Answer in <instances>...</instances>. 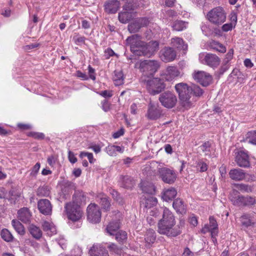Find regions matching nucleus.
<instances>
[{
    "label": "nucleus",
    "instance_id": "1",
    "mask_svg": "<svg viewBox=\"0 0 256 256\" xmlns=\"http://www.w3.org/2000/svg\"><path fill=\"white\" fill-rule=\"evenodd\" d=\"M176 221L172 212L165 208L162 213V218L158 223V232L160 234L168 237H176L180 235L184 226V221L180 220L179 224L176 225Z\"/></svg>",
    "mask_w": 256,
    "mask_h": 256
},
{
    "label": "nucleus",
    "instance_id": "2",
    "mask_svg": "<svg viewBox=\"0 0 256 256\" xmlns=\"http://www.w3.org/2000/svg\"><path fill=\"white\" fill-rule=\"evenodd\" d=\"M175 90L178 94L180 104L184 109L188 110L193 105L194 100L192 98L191 86L186 83L180 82L174 86Z\"/></svg>",
    "mask_w": 256,
    "mask_h": 256
},
{
    "label": "nucleus",
    "instance_id": "3",
    "mask_svg": "<svg viewBox=\"0 0 256 256\" xmlns=\"http://www.w3.org/2000/svg\"><path fill=\"white\" fill-rule=\"evenodd\" d=\"M135 66L139 68L142 72L140 78L142 80L149 77H153L154 74L158 69L160 65L156 60H145L137 62Z\"/></svg>",
    "mask_w": 256,
    "mask_h": 256
},
{
    "label": "nucleus",
    "instance_id": "4",
    "mask_svg": "<svg viewBox=\"0 0 256 256\" xmlns=\"http://www.w3.org/2000/svg\"><path fill=\"white\" fill-rule=\"evenodd\" d=\"M141 81L146 86L148 92L152 95L159 94L165 88L164 84L160 78L149 77Z\"/></svg>",
    "mask_w": 256,
    "mask_h": 256
},
{
    "label": "nucleus",
    "instance_id": "5",
    "mask_svg": "<svg viewBox=\"0 0 256 256\" xmlns=\"http://www.w3.org/2000/svg\"><path fill=\"white\" fill-rule=\"evenodd\" d=\"M208 20L212 23L219 25L226 20V13L221 6H217L211 10L207 14Z\"/></svg>",
    "mask_w": 256,
    "mask_h": 256
},
{
    "label": "nucleus",
    "instance_id": "6",
    "mask_svg": "<svg viewBox=\"0 0 256 256\" xmlns=\"http://www.w3.org/2000/svg\"><path fill=\"white\" fill-rule=\"evenodd\" d=\"M158 172L159 178L166 184H172L177 178V174L173 168L166 167L159 168Z\"/></svg>",
    "mask_w": 256,
    "mask_h": 256
},
{
    "label": "nucleus",
    "instance_id": "7",
    "mask_svg": "<svg viewBox=\"0 0 256 256\" xmlns=\"http://www.w3.org/2000/svg\"><path fill=\"white\" fill-rule=\"evenodd\" d=\"M158 100L162 105L167 108H174L178 102L176 94L170 91L162 93L159 96Z\"/></svg>",
    "mask_w": 256,
    "mask_h": 256
},
{
    "label": "nucleus",
    "instance_id": "8",
    "mask_svg": "<svg viewBox=\"0 0 256 256\" xmlns=\"http://www.w3.org/2000/svg\"><path fill=\"white\" fill-rule=\"evenodd\" d=\"M102 213L100 207L96 204H90L87 208V218L88 220L93 224L100 222Z\"/></svg>",
    "mask_w": 256,
    "mask_h": 256
},
{
    "label": "nucleus",
    "instance_id": "9",
    "mask_svg": "<svg viewBox=\"0 0 256 256\" xmlns=\"http://www.w3.org/2000/svg\"><path fill=\"white\" fill-rule=\"evenodd\" d=\"M162 110L158 104L152 102L149 103L148 107L146 117L149 120H156L160 118L162 116Z\"/></svg>",
    "mask_w": 256,
    "mask_h": 256
},
{
    "label": "nucleus",
    "instance_id": "10",
    "mask_svg": "<svg viewBox=\"0 0 256 256\" xmlns=\"http://www.w3.org/2000/svg\"><path fill=\"white\" fill-rule=\"evenodd\" d=\"M158 43L156 41H151L148 44L143 42V44L140 47L138 52L140 54L138 56H144L148 57L152 56L156 51L158 50Z\"/></svg>",
    "mask_w": 256,
    "mask_h": 256
},
{
    "label": "nucleus",
    "instance_id": "11",
    "mask_svg": "<svg viewBox=\"0 0 256 256\" xmlns=\"http://www.w3.org/2000/svg\"><path fill=\"white\" fill-rule=\"evenodd\" d=\"M143 42L141 40L140 36L138 34L128 36L126 40V44L130 46L131 51L136 54H140L138 52V49L143 44Z\"/></svg>",
    "mask_w": 256,
    "mask_h": 256
},
{
    "label": "nucleus",
    "instance_id": "12",
    "mask_svg": "<svg viewBox=\"0 0 256 256\" xmlns=\"http://www.w3.org/2000/svg\"><path fill=\"white\" fill-rule=\"evenodd\" d=\"M192 76L194 80L204 86L210 85L212 80V78L210 74L202 70L194 71Z\"/></svg>",
    "mask_w": 256,
    "mask_h": 256
},
{
    "label": "nucleus",
    "instance_id": "13",
    "mask_svg": "<svg viewBox=\"0 0 256 256\" xmlns=\"http://www.w3.org/2000/svg\"><path fill=\"white\" fill-rule=\"evenodd\" d=\"M65 208L68 218L72 220L77 221L82 217V212L78 205H74L71 203L66 204Z\"/></svg>",
    "mask_w": 256,
    "mask_h": 256
},
{
    "label": "nucleus",
    "instance_id": "14",
    "mask_svg": "<svg viewBox=\"0 0 256 256\" xmlns=\"http://www.w3.org/2000/svg\"><path fill=\"white\" fill-rule=\"evenodd\" d=\"M160 76L163 80L168 82H172L178 77H182V74L176 67L169 66L162 71Z\"/></svg>",
    "mask_w": 256,
    "mask_h": 256
},
{
    "label": "nucleus",
    "instance_id": "15",
    "mask_svg": "<svg viewBox=\"0 0 256 256\" xmlns=\"http://www.w3.org/2000/svg\"><path fill=\"white\" fill-rule=\"evenodd\" d=\"M199 58L201 63L210 67H216L220 63L219 58L214 54L202 53L200 54Z\"/></svg>",
    "mask_w": 256,
    "mask_h": 256
},
{
    "label": "nucleus",
    "instance_id": "16",
    "mask_svg": "<svg viewBox=\"0 0 256 256\" xmlns=\"http://www.w3.org/2000/svg\"><path fill=\"white\" fill-rule=\"evenodd\" d=\"M150 22V20L146 18L136 19L128 24V31L130 33L137 32L139 31L142 27L148 26Z\"/></svg>",
    "mask_w": 256,
    "mask_h": 256
},
{
    "label": "nucleus",
    "instance_id": "17",
    "mask_svg": "<svg viewBox=\"0 0 256 256\" xmlns=\"http://www.w3.org/2000/svg\"><path fill=\"white\" fill-rule=\"evenodd\" d=\"M235 161L237 164L242 168H248L250 162L248 152L240 150L236 152Z\"/></svg>",
    "mask_w": 256,
    "mask_h": 256
},
{
    "label": "nucleus",
    "instance_id": "18",
    "mask_svg": "<svg viewBox=\"0 0 256 256\" xmlns=\"http://www.w3.org/2000/svg\"><path fill=\"white\" fill-rule=\"evenodd\" d=\"M176 52L172 48L165 47L160 51L161 60L166 62L174 60L176 58Z\"/></svg>",
    "mask_w": 256,
    "mask_h": 256
},
{
    "label": "nucleus",
    "instance_id": "19",
    "mask_svg": "<svg viewBox=\"0 0 256 256\" xmlns=\"http://www.w3.org/2000/svg\"><path fill=\"white\" fill-rule=\"evenodd\" d=\"M38 206L40 212L46 216L52 214V206L48 200H40L38 202Z\"/></svg>",
    "mask_w": 256,
    "mask_h": 256
},
{
    "label": "nucleus",
    "instance_id": "20",
    "mask_svg": "<svg viewBox=\"0 0 256 256\" xmlns=\"http://www.w3.org/2000/svg\"><path fill=\"white\" fill-rule=\"evenodd\" d=\"M132 10V6L125 5L123 6V12L118 14L119 20L124 24H126L130 21L132 17V14L130 10Z\"/></svg>",
    "mask_w": 256,
    "mask_h": 256
},
{
    "label": "nucleus",
    "instance_id": "21",
    "mask_svg": "<svg viewBox=\"0 0 256 256\" xmlns=\"http://www.w3.org/2000/svg\"><path fill=\"white\" fill-rule=\"evenodd\" d=\"M90 256H109L107 250L100 244H94L89 250Z\"/></svg>",
    "mask_w": 256,
    "mask_h": 256
},
{
    "label": "nucleus",
    "instance_id": "22",
    "mask_svg": "<svg viewBox=\"0 0 256 256\" xmlns=\"http://www.w3.org/2000/svg\"><path fill=\"white\" fill-rule=\"evenodd\" d=\"M240 220L242 226L245 228L254 226L256 224V218L254 214L242 215L240 218Z\"/></svg>",
    "mask_w": 256,
    "mask_h": 256
},
{
    "label": "nucleus",
    "instance_id": "23",
    "mask_svg": "<svg viewBox=\"0 0 256 256\" xmlns=\"http://www.w3.org/2000/svg\"><path fill=\"white\" fill-rule=\"evenodd\" d=\"M120 6V2L118 0H107L104 4L105 12L108 14H115Z\"/></svg>",
    "mask_w": 256,
    "mask_h": 256
},
{
    "label": "nucleus",
    "instance_id": "24",
    "mask_svg": "<svg viewBox=\"0 0 256 256\" xmlns=\"http://www.w3.org/2000/svg\"><path fill=\"white\" fill-rule=\"evenodd\" d=\"M244 196L240 194L239 192L233 190L230 194L229 198L234 206H243Z\"/></svg>",
    "mask_w": 256,
    "mask_h": 256
},
{
    "label": "nucleus",
    "instance_id": "25",
    "mask_svg": "<svg viewBox=\"0 0 256 256\" xmlns=\"http://www.w3.org/2000/svg\"><path fill=\"white\" fill-rule=\"evenodd\" d=\"M119 220H112L106 226L105 230L110 236H114L120 228Z\"/></svg>",
    "mask_w": 256,
    "mask_h": 256
},
{
    "label": "nucleus",
    "instance_id": "26",
    "mask_svg": "<svg viewBox=\"0 0 256 256\" xmlns=\"http://www.w3.org/2000/svg\"><path fill=\"white\" fill-rule=\"evenodd\" d=\"M96 201L105 210L110 209V203L108 197L104 193L98 194L96 197Z\"/></svg>",
    "mask_w": 256,
    "mask_h": 256
},
{
    "label": "nucleus",
    "instance_id": "27",
    "mask_svg": "<svg viewBox=\"0 0 256 256\" xmlns=\"http://www.w3.org/2000/svg\"><path fill=\"white\" fill-rule=\"evenodd\" d=\"M229 175L231 179L236 181L242 180L245 178L244 170L240 168L231 170L229 172Z\"/></svg>",
    "mask_w": 256,
    "mask_h": 256
},
{
    "label": "nucleus",
    "instance_id": "28",
    "mask_svg": "<svg viewBox=\"0 0 256 256\" xmlns=\"http://www.w3.org/2000/svg\"><path fill=\"white\" fill-rule=\"evenodd\" d=\"M18 218L20 220L24 223L30 221L31 214L29 210L26 208H23L20 210L18 212Z\"/></svg>",
    "mask_w": 256,
    "mask_h": 256
},
{
    "label": "nucleus",
    "instance_id": "29",
    "mask_svg": "<svg viewBox=\"0 0 256 256\" xmlns=\"http://www.w3.org/2000/svg\"><path fill=\"white\" fill-rule=\"evenodd\" d=\"M210 224H206L202 228V232L203 234H206L208 232H212V231H218V224L216 220L212 217L210 216Z\"/></svg>",
    "mask_w": 256,
    "mask_h": 256
},
{
    "label": "nucleus",
    "instance_id": "30",
    "mask_svg": "<svg viewBox=\"0 0 256 256\" xmlns=\"http://www.w3.org/2000/svg\"><path fill=\"white\" fill-rule=\"evenodd\" d=\"M177 191L173 188H168L164 191L162 198L165 201L172 200L176 196Z\"/></svg>",
    "mask_w": 256,
    "mask_h": 256
},
{
    "label": "nucleus",
    "instance_id": "31",
    "mask_svg": "<svg viewBox=\"0 0 256 256\" xmlns=\"http://www.w3.org/2000/svg\"><path fill=\"white\" fill-rule=\"evenodd\" d=\"M120 185L126 188H131L134 184V181L132 178L129 176H120Z\"/></svg>",
    "mask_w": 256,
    "mask_h": 256
},
{
    "label": "nucleus",
    "instance_id": "32",
    "mask_svg": "<svg viewBox=\"0 0 256 256\" xmlns=\"http://www.w3.org/2000/svg\"><path fill=\"white\" fill-rule=\"evenodd\" d=\"M124 148L120 146L110 144L106 148V152L110 156H116V152L122 153Z\"/></svg>",
    "mask_w": 256,
    "mask_h": 256
},
{
    "label": "nucleus",
    "instance_id": "33",
    "mask_svg": "<svg viewBox=\"0 0 256 256\" xmlns=\"http://www.w3.org/2000/svg\"><path fill=\"white\" fill-rule=\"evenodd\" d=\"M42 228L47 234L50 236L56 233V230L53 224L47 221H44L42 224Z\"/></svg>",
    "mask_w": 256,
    "mask_h": 256
},
{
    "label": "nucleus",
    "instance_id": "34",
    "mask_svg": "<svg viewBox=\"0 0 256 256\" xmlns=\"http://www.w3.org/2000/svg\"><path fill=\"white\" fill-rule=\"evenodd\" d=\"M174 209L180 213H184L186 212V206L184 202L180 198L176 199L172 204Z\"/></svg>",
    "mask_w": 256,
    "mask_h": 256
},
{
    "label": "nucleus",
    "instance_id": "35",
    "mask_svg": "<svg viewBox=\"0 0 256 256\" xmlns=\"http://www.w3.org/2000/svg\"><path fill=\"white\" fill-rule=\"evenodd\" d=\"M172 44L179 50H186L188 48V45L185 44L183 40L180 38H175L172 39Z\"/></svg>",
    "mask_w": 256,
    "mask_h": 256
},
{
    "label": "nucleus",
    "instance_id": "36",
    "mask_svg": "<svg viewBox=\"0 0 256 256\" xmlns=\"http://www.w3.org/2000/svg\"><path fill=\"white\" fill-rule=\"evenodd\" d=\"M28 230L32 236L36 240H39L42 236V231L40 228L34 224H30Z\"/></svg>",
    "mask_w": 256,
    "mask_h": 256
},
{
    "label": "nucleus",
    "instance_id": "37",
    "mask_svg": "<svg viewBox=\"0 0 256 256\" xmlns=\"http://www.w3.org/2000/svg\"><path fill=\"white\" fill-rule=\"evenodd\" d=\"M12 224L16 231L20 235H24L25 234V230L24 226L18 220H13Z\"/></svg>",
    "mask_w": 256,
    "mask_h": 256
},
{
    "label": "nucleus",
    "instance_id": "38",
    "mask_svg": "<svg viewBox=\"0 0 256 256\" xmlns=\"http://www.w3.org/2000/svg\"><path fill=\"white\" fill-rule=\"evenodd\" d=\"M113 80L116 86H120L124 84V76L122 71H114Z\"/></svg>",
    "mask_w": 256,
    "mask_h": 256
},
{
    "label": "nucleus",
    "instance_id": "39",
    "mask_svg": "<svg viewBox=\"0 0 256 256\" xmlns=\"http://www.w3.org/2000/svg\"><path fill=\"white\" fill-rule=\"evenodd\" d=\"M156 238V232L154 230H148L146 233L145 240L146 242L150 244L154 242Z\"/></svg>",
    "mask_w": 256,
    "mask_h": 256
},
{
    "label": "nucleus",
    "instance_id": "40",
    "mask_svg": "<svg viewBox=\"0 0 256 256\" xmlns=\"http://www.w3.org/2000/svg\"><path fill=\"white\" fill-rule=\"evenodd\" d=\"M188 26V23L182 20H176L173 24V29L176 31H182L186 29Z\"/></svg>",
    "mask_w": 256,
    "mask_h": 256
},
{
    "label": "nucleus",
    "instance_id": "41",
    "mask_svg": "<svg viewBox=\"0 0 256 256\" xmlns=\"http://www.w3.org/2000/svg\"><path fill=\"white\" fill-rule=\"evenodd\" d=\"M157 199L154 196H149L145 200L144 207L147 208H150L157 204Z\"/></svg>",
    "mask_w": 256,
    "mask_h": 256
},
{
    "label": "nucleus",
    "instance_id": "42",
    "mask_svg": "<svg viewBox=\"0 0 256 256\" xmlns=\"http://www.w3.org/2000/svg\"><path fill=\"white\" fill-rule=\"evenodd\" d=\"M0 235L2 238L7 242H10L13 240L14 236L11 232L6 228L2 230Z\"/></svg>",
    "mask_w": 256,
    "mask_h": 256
},
{
    "label": "nucleus",
    "instance_id": "43",
    "mask_svg": "<svg viewBox=\"0 0 256 256\" xmlns=\"http://www.w3.org/2000/svg\"><path fill=\"white\" fill-rule=\"evenodd\" d=\"M196 170L200 172H204L208 170V166L202 160L196 161Z\"/></svg>",
    "mask_w": 256,
    "mask_h": 256
},
{
    "label": "nucleus",
    "instance_id": "44",
    "mask_svg": "<svg viewBox=\"0 0 256 256\" xmlns=\"http://www.w3.org/2000/svg\"><path fill=\"white\" fill-rule=\"evenodd\" d=\"M114 236L116 240L120 243L123 242L127 238L126 232L122 230H118Z\"/></svg>",
    "mask_w": 256,
    "mask_h": 256
},
{
    "label": "nucleus",
    "instance_id": "45",
    "mask_svg": "<svg viewBox=\"0 0 256 256\" xmlns=\"http://www.w3.org/2000/svg\"><path fill=\"white\" fill-rule=\"evenodd\" d=\"M246 140L250 143L256 144V130L248 132L246 135Z\"/></svg>",
    "mask_w": 256,
    "mask_h": 256
},
{
    "label": "nucleus",
    "instance_id": "46",
    "mask_svg": "<svg viewBox=\"0 0 256 256\" xmlns=\"http://www.w3.org/2000/svg\"><path fill=\"white\" fill-rule=\"evenodd\" d=\"M211 46L214 49H215L222 53H224L226 52V47L218 42L213 41L211 44Z\"/></svg>",
    "mask_w": 256,
    "mask_h": 256
},
{
    "label": "nucleus",
    "instance_id": "47",
    "mask_svg": "<svg viewBox=\"0 0 256 256\" xmlns=\"http://www.w3.org/2000/svg\"><path fill=\"white\" fill-rule=\"evenodd\" d=\"M110 193L114 200L120 204H123V198L120 196V194L117 191L114 190H112Z\"/></svg>",
    "mask_w": 256,
    "mask_h": 256
},
{
    "label": "nucleus",
    "instance_id": "48",
    "mask_svg": "<svg viewBox=\"0 0 256 256\" xmlns=\"http://www.w3.org/2000/svg\"><path fill=\"white\" fill-rule=\"evenodd\" d=\"M50 194V190L48 186L40 187L37 190V195L40 196H46Z\"/></svg>",
    "mask_w": 256,
    "mask_h": 256
},
{
    "label": "nucleus",
    "instance_id": "49",
    "mask_svg": "<svg viewBox=\"0 0 256 256\" xmlns=\"http://www.w3.org/2000/svg\"><path fill=\"white\" fill-rule=\"evenodd\" d=\"M210 144L209 142H206L201 145L198 148L204 153L205 156H209L210 154Z\"/></svg>",
    "mask_w": 256,
    "mask_h": 256
},
{
    "label": "nucleus",
    "instance_id": "50",
    "mask_svg": "<svg viewBox=\"0 0 256 256\" xmlns=\"http://www.w3.org/2000/svg\"><path fill=\"white\" fill-rule=\"evenodd\" d=\"M191 88L192 89V95L193 94L196 96H200L204 93L202 90L198 86L194 85L191 86Z\"/></svg>",
    "mask_w": 256,
    "mask_h": 256
},
{
    "label": "nucleus",
    "instance_id": "51",
    "mask_svg": "<svg viewBox=\"0 0 256 256\" xmlns=\"http://www.w3.org/2000/svg\"><path fill=\"white\" fill-rule=\"evenodd\" d=\"M244 201L243 206H252L256 203L255 198L250 196H244Z\"/></svg>",
    "mask_w": 256,
    "mask_h": 256
},
{
    "label": "nucleus",
    "instance_id": "52",
    "mask_svg": "<svg viewBox=\"0 0 256 256\" xmlns=\"http://www.w3.org/2000/svg\"><path fill=\"white\" fill-rule=\"evenodd\" d=\"M108 248L111 252H114L116 254H118L121 252V249L115 244L110 243L108 246Z\"/></svg>",
    "mask_w": 256,
    "mask_h": 256
},
{
    "label": "nucleus",
    "instance_id": "53",
    "mask_svg": "<svg viewBox=\"0 0 256 256\" xmlns=\"http://www.w3.org/2000/svg\"><path fill=\"white\" fill-rule=\"evenodd\" d=\"M28 136L37 140H43L44 138V134L42 132H30Z\"/></svg>",
    "mask_w": 256,
    "mask_h": 256
},
{
    "label": "nucleus",
    "instance_id": "54",
    "mask_svg": "<svg viewBox=\"0 0 256 256\" xmlns=\"http://www.w3.org/2000/svg\"><path fill=\"white\" fill-rule=\"evenodd\" d=\"M85 40V37L78 34H76L73 37V40L76 44L84 43Z\"/></svg>",
    "mask_w": 256,
    "mask_h": 256
},
{
    "label": "nucleus",
    "instance_id": "55",
    "mask_svg": "<svg viewBox=\"0 0 256 256\" xmlns=\"http://www.w3.org/2000/svg\"><path fill=\"white\" fill-rule=\"evenodd\" d=\"M236 188L242 192H249L251 191L250 188L247 184H238L236 185Z\"/></svg>",
    "mask_w": 256,
    "mask_h": 256
},
{
    "label": "nucleus",
    "instance_id": "56",
    "mask_svg": "<svg viewBox=\"0 0 256 256\" xmlns=\"http://www.w3.org/2000/svg\"><path fill=\"white\" fill-rule=\"evenodd\" d=\"M234 26L235 24H234L232 22L228 23L222 26V30L224 32H228L231 30Z\"/></svg>",
    "mask_w": 256,
    "mask_h": 256
},
{
    "label": "nucleus",
    "instance_id": "57",
    "mask_svg": "<svg viewBox=\"0 0 256 256\" xmlns=\"http://www.w3.org/2000/svg\"><path fill=\"white\" fill-rule=\"evenodd\" d=\"M56 156H54L51 155L50 156H48V160H47L48 163V164L50 166H53L56 163Z\"/></svg>",
    "mask_w": 256,
    "mask_h": 256
},
{
    "label": "nucleus",
    "instance_id": "58",
    "mask_svg": "<svg viewBox=\"0 0 256 256\" xmlns=\"http://www.w3.org/2000/svg\"><path fill=\"white\" fill-rule=\"evenodd\" d=\"M102 108L104 112H108L110 110V104L107 100H104L102 102Z\"/></svg>",
    "mask_w": 256,
    "mask_h": 256
},
{
    "label": "nucleus",
    "instance_id": "59",
    "mask_svg": "<svg viewBox=\"0 0 256 256\" xmlns=\"http://www.w3.org/2000/svg\"><path fill=\"white\" fill-rule=\"evenodd\" d=\"M68 158L69 160L72 164H74V163L76 162L77 161V158L75 156L74 154L70 151H69V152H68Z\"/></svg>",
    "mask_w": 256,
    "mask_h": 256
},
{
    "label": "nucleus",
    "instance_id": "60",
    "mask_svg": "<svg viewBox=\"0 0 256 256\" xmlns=\"http://www.w3.org/2000/svg\"><path fill=\"white\" fill-rule=\"evenodd\" d=\"M88 72L90 78L94 80H96V76H94V69L90 65L88 66Z\"/></svg>",
    "mask_w": 256,
    "mask_h": 256
},
{
    "label": "nucleus",
    "instance_id": "61",
    "mask_svg": "<svg viewBox=\"0 0 256 256\" xmlns=\"http://www.w3.org/2000/svg\"><path fill=\"white\" fill-rule=\"evenodd\" d=\"M99 94L104 98H110L112 96V94L111 92L108 90H104L98 92Z\"/></svg>",
    "mask_w": 256,
    "mask_h": 256
},
{
    "label": "nucleus",
    "instance_id": "62",
    "mask_svg": "<svg viewBox=\"0 0 256 256\" xmlns=\"http://www.w3.org/2000/svg\"><path fill=\"white\" fill-rule=\"evenodd\" d=\"M76 76L82 78L83 80H87L88 78V76L85 73H83L80 70L76 72Z\"/></svg>",
    "mask_w": 256,
    "mask_h": 256
},
{
    "label": "nucleus",
    "instance_id": "63",
    "mask_svg": "<svg viewBox=\"0 0 256 256\" xmlns=\"http://www.w3.org/2000/svg\"><path fill=\"white\" fill-rule=\"evenodd\" d=\"M105 53L106 54L107 56L106 58H108L110 56H113L115 54L114 50L110 48H108L105 50Z\"/></svg>",
    "mask_w": 256,
    "mask_h": 256
},
{
    "label": "nucleus",
    "instance_id": "64",
    "mask_svg": "<svg viewBox=\"0 0 256 256\" xmlns=\"http://www.w3.org/2000/svg\"><path fill=\"white\" fill-rule=\"evenodd\" d=\"M244 64L247 68H252L254 66L253 64L249 58H246L244 60Z\"/></svg>",
    "mask_w": 256,
    "mask_h": 256
}]
</instances>
